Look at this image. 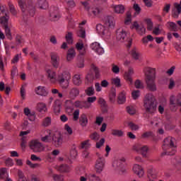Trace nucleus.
Here are the masks:
<instances>
[{
  "label": "nucleus",
  "instance_id": "f257e3e1",
  "mask_svg": "<svg viewBox=\"0 0 181 181\" xmlns=\"http://www.w3.org/2000/svg\"><path fill=\"white\" fill-rule=\"evenodd\" d=\"M143 71L146 76V89L148 91L155 93L158 90L155 82V80H156V69L146 66L143 69Z\"/></svg>",
  "mask_w": 181,
  "mask_h": 181
},
{
  "label": "nucleus",
  "instance_id": "f03ea898",
  "mask_svg": "<svg viewBox=\"0 0 181 181\" xmlns=\"http://www.w3.org/2000/svg\"><path fill=\"white\" fill-rule=\"evenodd\" d=\"M144 107L146 112L153 114L156 111V99L152 93H147L144 98Z\"/></svg>",
  "mask_w": 181,
  "mask_h": 181
},
{
  "label": "nucleus",
  "instance_id": "7ed1b4c3",
  "mask_svg": "<svg viewBox=\"0 0 181 181\" xmlns=\"http://www.w3.org/2000/svg\"><path fill=\"white\" fill-rule=\"evenodd\" d=\"M70 80H71V74L68 71H62L57 74V81L63 90H67L70 86Z\"/></svg>",
  "mask_w": 181,
  "mask_h": 181
},
{
  "label": "nucleus",
  "instance_id": "20e7f679",
  "mask_svg": "<svg viewBox=\"0 0 181 181\" xmlns=\"http://www.w3.org/2000/svg\"><path fill=\"white\" fill-rule=\"evenodd\" d=\"M81 4L85 8L90 18H100L103 15V8L99 6H90L87 1H81Z\"/></svg>",
  "mask_w": 181,
  "mask_h": 181
},
{
  "label": "nucleus",
  "instance_id": "39448f33",
  "mask_svg": "<svg viewBox=\"0 0 181 181\" xmlns=\"http://www.w3.org/2000/svg\"><path fill=\"white\" fill-rule=\"evenodd\" d=\"M18 2L23 13H29L30 16H35V8L32 1H28L27 4L25 0H18Z\"/></svg>",
  "mask_w": 181,
  "mask_h": 181
},
{
  "label": "nucleus",
  "instance_id": "423d86ee",
  "mask_svg": "<svg viewBox=\"0 0 181 181\" xmlns=\"http://www.w3.org/2000/svg\"><path fill=\"white\" fill-rule=\"evenodd\" d=\"M124 163H125V158L116 160L112 164L113 168H115V169H117L120 175H125L126 173H128V169L125 168Z\"/></svg>",
  "mask_w": 181,
  "mask_h": 181
},
{
  "label": "nucleus",
  "instance_id": "0eeeda50",
  "mask_svg": "<svg viewBox=\"0 0 181 181\" xmlns=\"http://www.w3.org/2000/svg\"><path fill=\"white\" fill-rule=\"evenodd\" d=\"M170 108L172 111H176L178 107H181V93L177 95H171L170 97Z\"/></svg>",
  "mask_w": 181,
  "mask_h": 181
},
{
  "label": "nucleus",
  "instance_id": "6e6552de",
  "mask_svg": "<svg viewBox=\"0 0 181 181\" xmlns=\"http://www.w3.org/2000/svg\"><path fill=\"white\" fill-rule=\"evenodd\" d=\"M98 158L95 163V170L96 173H101L103 170H104V168H105V158L103 157V156L98 154Z\"/></svg>",
  "mask_w": 181,
  "mask_h": 181
},
{
  "label": "nucleus",
  "instance_id": "1a4fd4ad",
  "mask_svg": "<svg viewBox=\"0 0 181 181\" xmlns=\"http://www.w3.org/2000/svg\"><path fill=\"white\" fill-rule=\"evenodd\" d=\"M29 146L33 152L40 153L45 151V146L38 140H33L29 143Z\"/></svg>",
  "mask_w": 181,
  "mask_h": 181
},
{
  "label": "nucleus",
  "instance_id": "9d476101",
  "mask_svg": "<svg viewBox=\"0 0 181 181\" xmlns=\"http://www.w3.org/2000/svg\"><path fill=\"white\" fill-rule=\"evenodd\" d=\"M132 149L135 152H137V153H141V156L144 158H148V151H149V147H148V146L135 144L133 146Z\"/></svg>",
  "mask_w": 181,
  "mask_h": 181
},
{
  "label": "nucleus",
  "instance_id": "9b49d317",
  "mask_svg": "<svg viewBox=\"0 0 181 181\" xmlns=\"http://www.w3.org/2000/svg\"><path fill=\"white\" fill-rule=\"evenodd\" d=\"M45 73L47 78L50 83H57V76L56 75V71H54L53 69L47 68L45 69Z\"/></svg>",
  "mask_w": 181,
  "mask_h": 181
},
{
  "label": "nucleus",
  "instance_id": "f8f14e48",
  "mask_svg": "<svg viewBox=\"0 0 181 181\" xmlns=\"http://www.w3.org/2000/svg\"><path fill=\"white\" fill-rule=\"evenodd\" d=\"M52 141L57 148L62 146L63 144V137L62 136V133L59 132H55L52 136Z\"/></svg>",
  "mask_w": 181,
  "mask_h": 181
},
{
  "label": "nucleus",
  "instance_id": "ddd939ff",
  "mask_svg": "<svg viewBox=\"0 0 181 181\" xmlns=\"http://www.w3.org/2000/svg\"><path fill=\"white\" fill-rule=\"evenodd\" d=\"M175 146H176V139L172 136H168L164 139V144L163 148H168L170 147L171 149L175 148Z\"/></svg>",
  "mask_w": 181,
  "mask_h": 181
},
{
  "label": "nucleus",
  "instance_id": "4468645a",
  "mask_svg": "<svg viewBox=\"0 0 181 181\" xmlns=\"http://www.w3.org/2000/svg\"><path fill=\"white\" fill-rule=\"evenodd\" d=\"M51 64L54 69H59L60 66V57L57 53L52 52L51 54Z\"/></svg>",
  "mask_w": 181,
  "mask_h": 181
},
{
  "label": "nucleus",
  "instance_id": "2eb2a0df",
  "mask_svg": "<svg viewBox=\"0 0 181 181\" xmlns=\"http://www.w3.org/2000/svg\"><path fill=\"white\" fill-rule=\"evenodd\" d=\"M75 47L77 52H78L80 56H86L87 53V47L84 46V43H83V41H79L76 42Z\"/></svg>",
  "mask_w": 181,
  "mask_h": 181
},
{
  "label": "nucleus",
  "instance_id": "dca6fc26",
  "mask_svg": "<svg viewBox=\"0 0 181 181\" xmlns=\"http://www.w3.org/2000/svg\"><path fill=\"white\" fill-rule=\"evenodd\" d=\"M127 39V31L122 28L116 30V40L117 42H124Z\"/></svg>",
  "mask_w": 181,
  "mask_h": 181
},
{
  "label": "nucleus",
  "instance_id": "f3484780",
  "mask_svg": "<svg viewBox=\"0 0 181 181\" xmlns=\"http://www.w3.org/2000/svg\"><path fill=\"white\" fill-rule=\"evenodd\" d=\"M80 95V90L78 88L74 87L69 89L68 97L70 100H76V98Z\"/></svg>",
  "mask_w": 181,
  "mask_h": 181
},
{
  "label": "nucleus",
  "instance_id": "a211bd4d",
  "mask_svg": "<svg viewBox=\"0 0 181 181\" xmlns=\"http://www.w3.org/2000/svg\"><path fill=\"white\" fill-rule=\"evenodd\" d=\"M133 172L138 176V177H144L145 175V171L144 170V168L140 165L135 164L133 166Z\"/></svg>",
  "mask_w": 181,
  "mask_h": 181
},
{
  "label": "nucleus",
  "instance_id": "6ab92c4d",
  "mask_svg": "<svg viewBox=\"0 0 181 181\" xmlns=\"http://www.w3.org/2000/svg\"><path fill=\"white\" fill-rule=\"evenodd\" d=\"M173 6L171 15L173 18L177 19V18H179V15L181 13V6L179 5V3H174Z\"/></svg>",
  "mask_w": 181,
  "mask_h": 181
},
{
  "label": "nucleus",
  "instance_id": "aec40b11",
  "mask_svg": "<svg viewBox=\"0 0 181 181\" xmlns=\"http://www.w3.org/2000/svg\"><path fill=\"white\" fill-rule=\"evenodd\" d=\"M74 105L76 107V108H80L81 110H83V108L88 110L91 107V104H89L86 101L80 100H76L74 103Z\"/></svg>",
  "mask_w": 181,
  "mask_h": 181
},
{
  "label": "nucleus",
  "instance_id": "412c9836",
  "mask_svg": "<svg viewBox=\"0 0 181 181\" xmlns=\"http://www.w3.org/2000/svg\"><path fill=\"white\" fill-rule=\"evenodd\" d=\"M35 93L37 95H40L41 97H47L49 92L46 90L45 86H39L35 88Z\"/></svg>",
  "mask_w": 181,
  "mask_h": 181
},
{
  "label": "nucleus",
  "instance_id": "4be33fe9",
  "mask_svg": "<svg viewBox=\"0 0 181 181\" xmlns=\"http://www.w3.org/2000/svg\"><path fill=\"white\" fill-rule=\"evenodd\" d=\"M105 25L107 28L112 29L115 28V18L111 16H108L105 18Z\"/></svg>",
  "mask_w": 181,
  "mask_h": 181
},
{
  "label": "nucleus",
  "instance_id": "5701e85b",
  "mask_svg": "<svg viewBox=\"0 0 181 181\" xmlns=\"http://www.w3.org/2000/svg\"><path fill=\"white\" fill-rule=\"evenodd\" d=\"M90 48L92 50H94L95 53H98V54H103L104 53V49L101 47L100 45V43L98 42H93L90 45Z\"/></svg>",
  "mask_w": 181,
  "mask_h": 181
},
{
  "label": "nucleus",
  "instance_id": "b1692460",
  "mask_svg": "<svg viewBox=\"0 0 181 181\" xmlns=\"http://www.w3.org/2000/svg\"><path fill=\"white\" fill-rule=\"evenodd\" d=\"M79 124L83 128L86 127L88 125V118L87 117V115L85 113L81 114L79 117Z\"/></svg>",
  "mask_w": 181,
  "mask_h": 181
},
{
  "label": "nucleus",
  "instance_id": "393cba45",
  "mask_svg": "<svg viewBox=\"0 0 181 181\" xmlns=\"http://www.w3.org/2000/svg\"><path fill=\"white\" fill-rule=\"evenodd\" d=\"M36 110L38 112H41V114H45V112H47V106L46 103L43 102H40L37 104Z\"/></svg>",
  "mask_w": 181,
  "mask_h": 181
},
{
  "label": "nucleus",
  "instance_id": "a878e982",
  "mask_svg": "<svg viewBox=\"0 0 181 181\" xmlns=\"http://www.w3.org/2000/svg\"><path fill=\"white\" fill-rule=\"evenodd\" d=\"M49 19L53 22H56V21H59V19H60V14L59 13V11H57V9L50 11Z\"/></svg>",
  "mask_w": 181,
  "mask_h": 181
},
{
  "label": "nucleus",
  "instance_id": "bb28decb",
  "mask_svg": "<svg viewBox=\"0 0 181 181\" xmlns=\"http://www.w3.org/2000/svg\"><path fill=\"white\" fill-rule=\"evenodd\" d=\"M132 74H134V69H129L127 72L124 73V80H126L129 84H132L133 83Z\"/></svg>",
  "mask_w": 181,
  "mask_h": 181
},
{
  "label": "nucleus",
  "instance_id": "cd10ccee",
  "mask_svg": "<svg viewBox=\"0 0 181 181\" xmlns=\"http://www.w3.org/2000/svg\"><path fill=\"white\" fill-rule=\"evenodd\" d=\"M24 114L28 117L29 121L33 122L36 119V115L34 112H30V110L28 107L24 108Z\"/></svg>",
  "mask_w": 181,
  "mask_h": 181
},
{
  "label": "nucleus",
  "instance_id": "c85d7f7f",
  "mask_svg": "<svg viewBox=\"0 0 181 181\" xmlns=\"http://www.w3.org/2000/svg\"><path fill=\"white\" fill-rule=\"evenodd\" d=\"M65 108L66 112H69V114L74 110V103H73V100H67L65 101Z\"/></svg>",
  "mask_w": 181,
  "mask_h": 181
},
{
  "label": "nucleus",
  "instance_id": "c756f323",
  "mask_svg": "<svg viewBox=\"0 0 181 181\" xmlns=\"http://www.w3.org/2000/svg\"><path fill=\"white\" fill-rule=\"evenodd\" d=\"M74 57H76V50L73 47L69 48L66 54L67 62H71Z\"/></svg>",
  "mask_w": 181,
  "mask_h": 181
},
{
  "label": "nucleus",
  "instance_id": "7c9ffc66",
  "mask_svg": "<svg viewBox=\"0 0 181 181\" xmlns=\"http://www.w3.org/2000/svg\"><path fill=\"white\" fill-rule=\"evenodd\" d=\"M113 11L115 13L122 14L125 12V6L122 4L113 6Z\"/></svg>",
  "mask_w": 181,
  "mask_h": 181
},
{
  "label": "nucleus",
  "instance_id": "2f4dec72",
  "mask_svg": "<svg viewBox=\"0 0 181 181\" xmlns=\"http://www.w3.org/2000/svg\"><path fill=\"white\" fill-rule=\"evenodd\" d=\"M125 101H127V93H125V91H122L119 93L117 103L118 104H124Z\"/></svg>",
  "mask_w": 181,
  "mask_h": 181
},
{
  "label": "nucleus",
  "instance_id": "473e14b6",
  "mask_svg": "<svg viewBox=\"0 0 181 181\" xmlns=\"http://www.w3.org/2000/svg\"><path fill=\"white\" fill-rule=\"evenodd\" d=\"M129 54L134 59V60H139V57H141V54H139V52H138V49L136 47L132 49L129 52Z\"/></svg>",
  "mask_w": 181,
  "mask_h": 181
},
{
  "label": "nucleus",
  "instance_id": "72a5a7b5",
  "mask_svg": "<svg viewBox=\"0 0 181 181\" xmlns=\"http://www.w3.org/2000/svg\"><path fill=\"white\" fill-rule=\"evenodd\" d=\"M96 30H97V32H98V33H100V35H107V33H108V29H107V28H105V26H104L101 24H98L96 26Z\"/></svg>",
  "mask_w": 181,
  "mask_h": 181
},
{
  "label": "nucleus",
  "instance_id": "f704fd0d",
  "mask_svg": "<svg viewBox=\"0 0 181 181\" xmlns=\"http://www.w3.org/2000/svg\"><path fill=\"white\" fill-rule=\"evenodd\" d=\"M165 155L173 156L176 153V146H174V148H171L170 146L163 148Z\"/></svg>",
  "mask_w": 181,
  "mask_h": 181
},
{
  "label": "nucleus",
  "instance_id": "c9c22d12",
  "mask_svg": "<svg viewBox=\"0 0 181 181\" xmlns=\"http://www.w3.org/2000/svg\"><path fill=\"white\" fill-rule=\"evenodd\" d=\"M41 125L45 127H50L52 125V117H45L42 121Z\"/></svg>",
  "mask_w": 181,
  "mask_h": 181
},
{
  "label": "nucleus",
  "instance_id": "e433bc0d",
  "mask_svg": "<svg viewBox=\"0 0 181 181\" xmlns=\"http://www.w3.org/2000/svg\"><path fill=\"white\" fill-rule=\"evenodd\" d=\"M62 104L60 103L59 100H56L54 103V112L55 114H59L60 113V107Z\"/></svg>",
  "mask_w": 181,
  "mask_h": 181
},
{
  "label": "nucleus",
  "instance_id": "4c0bfd02",
  "mask_svg": "<svg viewBox=\"0 0 181 181\" xmlns=\"http://www.w3.org/2000/svg\"><path fill=\"white\" fill-rule=\"evenodd\" d=\"M9 21V16L5 13L4 16L1 17L0 18V23L3 25V26L6 27L8 26V21Z\"/></svg>",
  "mask_w": 181,
  "mask_h": 181
},
{
  "label": "nucleus",
  "instance_id": "58836bf2",
  "mask_svg": "<svg viewBox=\"0 0 181 181\" xmlns=\"http://www.w3.org/2000/svg\"><path fill=\"white\" fill-rule=\"evenodd\" d=\"M78 152H77V147L74 145L72 146L70 151V158L71 159H76L77 158Z\"/></svg>",
  "mask_w": 181,
  "mask_h": 181
},
{
  "label": "nucleus",
  "instance_id": "ea45409f",
  "mask_svg": "<svg viewBox=\"0 0 181 181\" xmlns=\"http://www.w3.org/2000/svg\"><path fill=\"white\" fill-rule=\"evenodd\" d=\"M73 83L75 86H80V84H81V78L79 74H75L74 76Z\"/></svg>",
  "mask_w": 181,
  "mask_h": 181
},
{
  "label": "nucleus",
  "instance_id": "a19ab883",
  "mask_svg": "<svg viewBox=\"0 0 181 181\" xmlns=\"http://www.w3.org/2000/svg\"><path fill=\"white\" fill-rule=\"evenodd\" d=\"M111 134L113 136H124V132L119 129H112Z\"/></svg>",
  "mask_w": 181,
  "mask_h": 181
},
{
  "label": "nucleus",
  "instance_id": "79ce46f5",
  "mask_svg": "<svg viewBox=\"0 0 181 181\" xmlns=\"http://www.w3.org/2000/svg\"><path fill=\"white\" fill-rule=\"evenodd\" d=\"M95 93V91L94 90V87L93 86H90L85 90V93L88 97H91L92 95H94Z\"/></svg>",
  "mask_w": 181,
  "mask_h": 181
},
{
  "label": "nucleus",
  "instance_id": "37998d69",
  "mask_svg": "<svg viewBox=\"0 0 181 181\" xmlns=\"http://www.w3.org/2000/svg\"><path fill=\"white\" fill-rule=\"evenodd\" d=\"M142 42L146 46L148 45V42H153V37L151 35L144 37L141 40Z\"/></svg>",
  "mask_w": 181,
  "mask_h": 181
},
{
  "label": "nucleus",
  "instance_id": "c03bdc74",
  "mask_svg": "<svg viewBox=\"0 0 181 181\" xmlns=\"http://www.w3.org/2000/svg\"><path fill=\"white\" fill-rule=\"evenodd\" d=\"M65 39L69 45H71L73 43V33L68 32L65 36Z\"/></svg>",
  "mask_w": 181,
  "mask_h": 181
},
{
  "label": "nucleus",
  "instance_id": "a18cd8bd",
  "mask_svg": "<svg viewBox=\"0 0 181 181\" xmlns=\"http://www.w3.org/2000/svg\"><path fill=\"white\" fill-rule=\"evenodd\" d=\"M39 6L40 9H47L49 8V4L45 0H40Z\"/></svg>",
  "mask_w": 181,
  "mask_h": 181
},
{
  "label": "nucleus",
  "instance_id": "49530a36",
  "mask_svg": "<svg viewBox=\"0 0 181 181\" xmlns=\"http://www.w3.org/2000/svg\"><path fill=\"white\" fill-rule=\"evenodd\" d=\"M91 147V144H90V140H86L81 144V149H89Z\"/></svg>",
  "mask_w": 181,
  "mask_h": 181
},
{
  "label": "nucleus",
  "instance_id": "de8ad7c7",
  "mask_svg": "<svg viewBox=\"0 0 181 181\" xmlns=\"http://www.w3.org/2000/svg\"><path fill=\"white\" fill-rule=\"evenodd\" d=\"M126 15L127 17L124 20V25H131V22H132V16L131 12L128 11Z\"/></svg>",
  "mask_w": 181,
  "mask_h": 181
},
{
  "label": "nucleus",
  "instance_id": "09e8293b",
  "mask_svg": "<svg viewBox=\"0 0 181 181\" xmlns=\"http://www.w3.org/2000/svg\"><path fill=\"white\" fill-rule=\"evenodd\" d=\"M154 134L152 132H146L141 134V138L143 139H147V138H153Z\"/></svg>",
  "mask_w": 181,
  "mask_h": 181
},
{
  "label": "nucleus",
  "instance_id": "8fccbe9b",
  "mask_svg": "<svg viewBox=\"0 0 181 181\" xmlns=\"http://www.w3.org/2000/svg\"><path fill=\"white\" fill-rule=\"evenodd\" d=\"M88 179L89 181H102L101 178L95 174H89Z\"/></svg>",
  "mask_w": 181,
  "mask_h": 181
},
{
  "label": "nucleus",
  "instance_id": "3c124183",
  "mask_svg": "<svg viewBox=\"0 0 181 181\" xmlns=\"http://www.w3.org/2000/svg\"><path fill=\"white\" fill-rule=\"evenodd\" d=\"M144 21L147 25V30H152L153 28V23H152V21L151 20V18L145 19Z\"/></svg>",
  "mask_w": 181,
  "mask_h": 181
},
{
  "label": "nucleus",
  "instance_id": "603ef678",
  "mask_svg": "<svg viewBox=\"0 0 181 181\" xmlns=\"http://www.w3.org/2000/svg\"><path fill=\"white\" fill-rule=\"evenodd\" d=\"M77 36H78V37L84 39V37H86V30L83 28H80L79 30H78L77 32Z\"/></svg>",
  "mask_w": 181,
  "mask_h": 181
},
{
  "label": "nucleus",
  "instance_id": "864d4df0",
  "mask_svg": "<svg viewBox=\"0 0 181 181\" xmlns=\"http://www.w3.org/2000/svg\"><path fill=\"white\" fill-rule=\"evenodd\" d=\"M112 84H114V86H116V87H121V80L119 78H113L111 80Z\"/></svg>",
  "mask_w": 181,
  "mask_h": 181
},
{
  "label": "nucleus",
  "instance_id": "5fc2aeb1",
  "mask_svg": "<svg viewBox=\"0 0 181 181\" xmlns=\"http://www.w3.org/2000/svg\"><path fill=\"white\" fill-rule=\"evenodd\" d=\"M90 138L92 139V141L97 142V141L100 139V134H98L97 132H93L90 135Z\"/></svg>",
  "mask_w": 181,
  "mask_h": 181
},
{
  "label": "nucleus",
  "instance_id": "6e6d98bb",
  "mask_svg": "<svg viewBox=\"0 0 181 181\" xmlns=\"http://www.w3.org/2000/svg\"><path fill=\"white\" fill-rule=\"evenodd\" d=\"M167 24L170 26V29L173 30V32H176L177 30V25H176L173 22H168Z\"/></svg>",
  "mask_w": 181,
  "mask_h": 181
},
{
  "label": "nucleus",
  "instance_id": "4d7b16f0",
  "mask_svg": "<svg viewBox=\"0 0 181 181\" xmlns=\"http://www.w3.org/2000/svg\"><path fill=\"white\" fill-rule=\"evenodd\" d=\"M78 118H80V110H76L73 113V120L78 121Z\"/></svg>",
  "mask_w": 181,
  "mask_h": 181
},
{
  "label": "nucleus",
  "instance_id": "13d9d810",
  "mask_svg": "<svg viewBox=\"0 0 181 181\" xmlns=\"http://www.w3.org/2000/svg\"><path fill=\"white\" fill-rule=\"evenodd\" d=\"M128 126L132 129V131H138V129H139V126L134 124V122H129Z\"/></svg>",
  "mask_w": 181,
  "mask_h": 181
},
{
  "label": "nucleus",
  "instance_id": "bf43d9fd",
  "mask_svg": "<svg viewBox=\"0 0 181 181\" xmlns=\"http://www.w3.org/2000/svg\"><path fill=\"white\" fill-rule=\"evenodd\" d=\"M111 67L112 73L115 74H118V73H119V67L117 65L115 64H112Z\"/></svg>",
  "mask_w": 181,
  "mask_h": 181
},
{
  "label": "nucleus",
  "instance_id": "052dcab7",
  "mask_svg": "<svg viewBox=\"0 0 181 181\" xmlns=\"http://www.w3.org/2000/svg\"><path fill=\"white\" fill-rule=\"evenodd\" d=\"M136 30L137 33H139V35H140L141 36L145 35V33H146V28H145V27L144 26H140L139 29Z\"/></svg>",
  "mask_w": 181,
  "mask_h": 181
},
{
  "label": "nucleus",
  "instance_id": "680f3d73",
  "mask_svg": "<svg viewBox=\"0 0 181 181\" xmlns=\"http://www.w3.org/2000/svg\"><path fill=\"white\" fill-rule=\"evenodd\" d=\"M6 36L8 39H12V34L11 33V29L7 25L4 27Z\"/></svg>",
  "mask_w": 181,
  "mask_h": 181
},
{
  "label": "nucleus",
  "instance_id": "e2e57ef3",
  "mask_svg": "<svg viewBox=\"0 0 181 181\" xmlns=\"http://www.w3.org/2000/svg\"><path fill=\"white\" fill-rule=\"evenodd\" d=\"M117 97V93H115V92L112 91L110 93L109 95V100L110 101V103H115V98Z\"/></svg>",
  "mask_w": 181,
  "mask_h": 181
},
{
  "label": "nucleus",
  "instance_id": "0e129e2a",
  "mask_svg": "<svg viewBox=\"0 0 181 181\" xmlns=\"http://www.w3.org/2000/svg\"><path fill=\"white\" fill-rule=\"evenodd\" d=\"M59 169L61 172H70V167L67 165H61Z\"/></svg>",
  "mask_w": 181,
  "mask_h": 181
},
{
  "label": "nucleus",
  "instance_id": "69168bd1",
  "mask_svg": "<svg viewBox=\"0 0 181 181\" xmlns=\"http://www.w3.org/2000/svg\"><path fill=\"white\" fill-rule=\"evenodd\" d=\"M41 141L42 142H52V136H50V133L48 135L42 137Z\"/></svg>",
  "mask_w": 181,
  "mask_h": 181
},
{
  "label": "nucleus",
  "instance_id": "338daca9",
  "mask_svg": "<svg viewBox=\"0 0 181 181\" xmlns=\"http://www.w3.org/2000/svg\"><path fill=\"white\" fill-rule=\"evenodd\" d=\"M7 175L6 168H3L0 169V179H4Z\"/></svg>",
  "mask_w": 181,
  "mask_h": 181
},
{
  "label": "nucleus",
  "instance_id": "774afa93",
  "mask_svg": "<svg viewBox=\"0 0 181 181\" xmlns=\"http://www.w3.org/2000/svg\"><path fill=\"white\" fill-rule=\"evenodd\" d=\"M52 177L54 181H64L63 176L62 175L54 174Z\"/></svg>",
  "mask_w": 181,
  "mask_h": 181
}]
</instances>
